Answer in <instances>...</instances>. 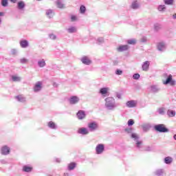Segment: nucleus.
I'll return each mask as SVG.
<instances>
[{"mask_svg":"<svg viewBox=\"0 0 176 176\" xmlns=\"http://www.w3.org/2000/svg\"><path fill=\"white\" fill-rule=\"evenodd\" d=\"M104 107L107 111H115L118 108V104L113 97H107L104 99Z\"/></svg>","mask_w":176,"mask_h":176,"instance_id":"obj_1","label":"nucleus"},{"mask_svg":"<svg viewBox=\"0 0 176 176\" xmlns=\"http://www.w3.org/2000/svg\"><path fill=\"white\" fill-rule=\"evenodd\" d=\"M131 138L135 141L136 148H138V149H141V146H142V141L140 140V135L135 133H132L131 134Z\"/></svg>","mask_w":176,"mask_h":176,"instance_id":"obj_2","label":"nucleus"},{"mask_svg":"<svg viewBox=\"0 0 176 176\" xmlns=\"http://www.w3.org/2000/svg\"><path fill=\"white\" fill-rule=\"evenodd\" d=\"M154 129L155 131H158L159 133H168V131H170V130L166 127V125L163 124L155 125Z\"/></svg>","mask_w":176,"mask_h":176,"instance_id":"obj_3","label":"nucleus"},{"mask_svg":"<svg viewBox=\"0 0 176 176\" xmlns=\"http://www.w3.org/2000/svg\"><path fill=\"white\" fill-rule=\"evenodd\" d=\"M89 131L93 132L98 129V124L96 122H89L88 124Z\"/></svg>","mask_w":176,"mask_h":176,"instance_id":"obj_4","label":"nucleus"},{"mask_svg":"<svg viewBox=\"0 0 176 176\" xmlns=\"http://www.w3.org/2000/svg\"><path fill=\"white\" fill-rule=\"evenodd\" d=\"M79 101H80V99L76 96H72L69 98L70 105H76Z\"/></svg>","mask_w":176,"mask_h":176,"instance_id":"obj_5","label":"nucleus"},{"mask_svg":"<svg viewBox=\"0 0 176 176\" xmlns=\"http://www.w3.org/2000/svg\"><path fill=\"white\" fill-rule=\"evenodd\" d=\"M105 151V146L103 144H99L96 147V155H102Z\"/></svg>","mask_w":176,"mask_h":176,"instance_id":"obj_6","label":"nucleus"},{"mask_svg":"<svg viewBox=\"0 0 176 176\" xmlns=\"http://www.w3.org/2000/svg\"><path fill=\"white\" fill-rule=\"evenodd\" d=\"M164 85H170V86H175V80H173V76L170 74L166 80L163 82Z\"/></svg>","mask_w":176,"mask_h":176,"instance_id":"obj_7","label":"nucleus"},{"mask_svg":"<svg viewBox=\"0 0 176 176\" xmlns=\"http://www.w3.org/2000/svg\"><path fill=\"white\" fill-rule=\"evenodd\" d=\"M167 46L166 43L162 41L157 44V49L159 52H165Z\"/></svg>","mask_w":176,"mask_h":176,"instance_id":"obj_8","label":"nucleus"},{"mask_svg":"<svg viewBox=\"0 0 176 176\" xmlns=\"http://www.w3.org/2000/svg\"><path fill=\"white\" fill-rule=\"evenodd\" d=\"M1 153L3 155V156L9 155L10 153V148L6 145L3 146L1 147Z\"/></svg>","mask_w":176,"mask_h":176,"instance_id":"obj_9","label":"nucleus"},{"mask_svg":"<svg viewBox=\"0 0 176 176\" xmlns=\"http://www.w3.org/2000/svg\"><path fill=\"white\" fill-rule=\"evenodd\" d=\"M80 61L82 63V64H85V65H90V64H91V60L90 58H89V56H82Z\"/></svg>","mask_w":176,"mask_h":176,"instance_id":"obj_10","label":"nucleus"},{"mask_svg":"<svg viewBox=\"0 0 176 176\" xmlns=\"http://www.w3.org/2000/svg\"><path fill=\"white\" fill-rule=\"evenodd\" d=\"M76 116L79 120H83L86 118V112L83 110H80L77 112Z\"/></svg>","mask_w":176,"mask_h":176,"instance_id":"obj_11","label":"nucleus"},{"mask_svg":"<svg viewBox=\"0 0 176 176\" xmlns=\"http://www.w3.org/2000/svg\"><path fill=\"white\" fill-rule=\"evenodd\" d=\"M41 90H42V82L38 81L34 87V93H38V91H41Z\"/></svg>","mask_w":176,"mask_h":176,"instance_id":"obj_12","label":"nucleus"},{"mask_svg":"<svg viewBox=\"0 0 176 176\" xmlns=\"http://www.w3.org/2000/svg\"><path fill=\"white\" fill-rule=\"evenodd\" d=\"M78 134H82V135H87L89 134V129L87 128L82 127L77 131Z\"/></svg>","mask_w":176,"mask_h":176,"instance_id":"obj_13","label":"nucleus"},{"mask_svg":"<svg viewBox=\"0 0 176 176\" xmlns=\"http://www.w3.org/2000/svg\"><path fill=\"white\" fill-rule=\"evenodd\" d=\"M126 107L128 108H135V107H137V101L129 100L126 103Z\"/></svg>","mask_w":176,"mask_h":176,"instance_id":"obj_14","label":"nucleus"},{"mask_svg":"<svg viewBox=\"0 0 176 176\" xmlns=\"http://www.w3.org/2000/svg\"><path fill=\"white\" fill-rule=\"evenodd\" d=\"M160 90V87L159 85H153L150 86V91L151 93H159Z\"/></svg>","mask_w":176,"mask_h":176,"instance_id":"obj_15","label":"nucleus"},{"mask_svg":"<svg viewBox=\"0 0 176 176\" xmlns=\"http://www.w3.org/2000/svg\"><path fill=\"white\" fill-rule=\"evenodd\" d=\"M16 8L19 10H23L25 8V3L23 1H19Z\"/></svg>","mask_w":176,"mask_h":176,"instance_id":"obj_16","label":"nucleus"},{"mask_svg":"<svg viewBox=\"0 0 176 176\" xmlns=\"http://www.w3.org/2000/svg\"><path fill=\"white\" fill-rule=\"evenodd\" d=\"M131 9H133L134 10H137V9H140V3L137 0H135L132 2L131 5Z\"/></svg>","mask_w":176,"mask_h":176,"instance_id":"obj_17","label":"nucleus"},{"mask_svg":"<svg viewBox=\"0 0 176 176\" xmlns=\"http://www.w3.org/2000/svg\"><path fill=\"white\" fill-rule=\"evenodd\" d=\"M20 46L23 49H25L26 47H28L30 46V43H28V41L27 40H22L20 41Z\"/></svg>","mask_w":176,"mask_h":176,"instance_id":"obj_18","label":"nucleus"},{"mask_svg":"<svg viewBox=\"0 0 176 176\" xmlns=\"http://www.w3.org/2000/svg\"><path fill=\"white\" fill-rule=\"evenodd\" d=\"M130 47L128 45H120L118 48L117 50L118 52H126V50H129V48Z\"/></svg>","mask_w":176,"mask_h":176,"instance_id":"obj_19","label":"nucleus"},{"mask_svg":"<svg viewBox=\"0 0 176 176\" xmlns=\"http://www.w3.org/2000/svg\"><path fill=\"white\" fill-rule=\"evenodd\" d=\"M149 65H151V62L146 60L143 63L142 68L143 71H148L149 69Z\"/></svg>","mask_w":176,"mask_h":176,"instance_id":"obj_20","label":"nucleus"},{"mask_svg":"<svg viewBox=\"0 0 176 176\" xmlns=\"http://www.w3.org/2000/svg\"><path fill=\"white\" fill-rule=\"evenodd\" d=\"M37 65L40 68H43L44 67H46V61H45V59L38 60L37 62Z\"/></svg>","mask_w":176,"mask_h":176,"instance_id":"obj_21","label":"nucleus"},{"mask_svg":"<svg viewBox=\"0 0 176 176\" xmlns=\"http://www.w3.org/2000/svg\"><path fill=\"white\" fill-rule=\"evenodd\" d=\"M47 126L49 129H52V130H56L57 124L54 123L53 121H50L47 123Z\"/></svg>","mask_w":176,"mask_h":176,"instance_id":"obj_22","label":"nucleus"},{"mask_svg":"<svg viewBox=\"0 0 176 176\" xmlns=\"http://www.w3.org/2000/svg\"><path fill=\"white\" fill-rule=\"evenodd\" d=\"M46 16L48 19H53V16H54V11H53V10H47Z\"/></svg>","mask_w":176,"mask_h":176,"instance_id":"obj_23","label":"nucleus"},{"mask_svg":"<svg viewBox=\"0 0 176 176\" xmlns=\"http://www.w3.org/2000/svg\"><path fill=\"white\" fill-rule=\"evenodd\" d=\"M108 90H109L108 87H103L100 89L99 93L102 94V96H105V94H108Z\"/></svg>","mask_w":176,"mask_h":176,"instance_id":"obj_24","label":"nucleus"},{"mask_svg":"<svg viewBox=\"0 0 176 176\" xmlns=\"http://www.w3.org/2000/svg\"><path fill=\"white\" fill-rule=\"evenodd\" d=\"M76 167V163L75 162H71L70 164H68L67 166V170L69 171H72Z\"/></svg>","mask_w":176,"mask_h":176,"instance_id":"obj_25","label":"nucleus"},{"mask_svg":"<svg viewBox=\"0 0 176 176\" xmlns=\"http://www.w3.org/2000/svg\"><path fill=\"white\" fill-rule=\"evenodd\" d=\"M155 175L163 176L164 174V169H157L155 173Z\"/></svg>","mask_w":176,"mask_h":176,"instance_id":"obj_26","label":"nucleus"},{"mask_svg":"<svg viewBox=\"0 0 176 176\" xmlns=\"http://www.w3.org/2000/svg\"><path fill=\"white\" fill-rule=\"evenodd\" d=\"M77 29L75 26H71L70 28H69L67 29V32L69 34H75V32H76Z\"/></svg>","mask_w":176,"mask_h":176,"instance_id":"obj_27","label":"nucleus"},{"mask_svg":"<svg viewBox=\"0 0 176 176\" xmlns=\"http://www.w3.org/2000/svg\"><path fill=\"white\" fill-rule=\"evenodd\" d=\"M56 6L59 9H63V8H64V3H63V0H57L56 1Z\"/></svg>","mask_w":176,"mask_h":176,"instance_id":"obj_28","label":"nucleus"},{"mask_svg":"<svg viewBox=\"0 0 176 176\" xmlns=\"http://www.w3.org/2000/svg\"><path fill=\"white\" fill-rule=\"evenodd\" d=\"M23 171H24V173H31V171H32V167L25 165L23 167Z\"/></svg>","mask_w":176,"mask_h":176,"instance_id":"obj_29","label":"nucleus"},{"mask_svg":"<svg viewBox=\"0 0 176 176\" xmlns=\"http://www.w3.org/2000/svg\"><path fill=\"white\" fill-rule=\"evenodd\" d=\"M167 115L169 118H174L175 116V111L168 109L167 111Z\"/></svg>","mask_w":176,"mask_h":176,"instance_id":"obj_30","label":"nucleus"},{"mask_svg":"<svg viewBox=\"0 0 176 176\" xmlns=\"http://www.w3.org/2000/svg\"><path fill=\"white\" fill-rule=\"evenodd\" d=\"M164 163L166 164H171V163H173V158L170 157H166L164 158Z\"/></svg>","mask_w":176,"mask_h":176,"instance_id":"obj_31","label":"nucleus"},{"mask_svg":"<svg viewBox=\"0 0 176 176\" xmlns=\"http://www.w3.org/2000/svg\"><path fill=\"white\" fill-rule=\"evenodd\" d=\"M126 43H128V45H134L137 43V40L135 38L129 39V40H127Z\"/></svg>","mask_w":176,"mask_h":176,"instance_id":"obj_32","label":"nucleus"},{"mask_svg":"<svg viewBox=\"0 0 176 176\" xmlns=\"http://www.w3.org/2000/svg\"><path fill=\"white\" fill-rule=\"evenodd\" d=\"M16 99L17 101H19V102H25V98L23 97L22 96H17Z\"/></svg>","mask_w":176,"mask_h":176,"instance_id":"obj_33","label":"nucleus"},{"mask_svg":"<svg viewBox=\"0 0 176 176\" xmlns=\"http://www.w3.org/2000/svg\"><path fill=\"white\" fill-rule=\"evenodd\" d=\"M80 13H81V14H85V13H86V6L83 5L80 6Z\"/></svg>","mask_w":176,"mask_h":176,"instance_id":"obj_34","label":"nucleus"},{"mask_svg":"<svg viewBox=\"0 0 176 176\" xmlns=\"http://www.w3.org/2000/svg\"><path fill=\"white\" fill-rule=\"evenodd\" d=\"M157 9H158L159 12H164V10H166V6L160 5V6H158Z\"/></svg>","mask_w":176,"mask_h":176,"instance_id":"obj_35","label":"nucleus"},{"mask_svg":"<svg viewBox=\"0 0 176 176\" xmlns=\"http://www.w3.org/2000/svg\"><path fill=\"white\" fill-rule=\"evenodd\" d=\"M161 29H162V25H160L159 23H155L154 25V30H155V31H159Z\"/></svg>","mask_w":176,"mask_h":176,"instance_id":"obj_36","label":"nucleus"},{"mask_svg":"<svg viewBox=\"0 0 176 176\" xmlns=\"http://www.w3.org/2000/svg\"><path fill=\"white\" fill-rule=\"evenodd\" d=\"M12 79L13 82H20V80H21V78L16 76H12Z\"/></svg>","mask_w":176,"mask_h":176,"instance_id":"obj_37","label":"nucleus"},{"mask_svg":"<svg viewBox=\"0 0 176 176\" xmlns=\"http://www.w3.org/2000/svg\"><path fill=\"white\" fill-rule=\"evenodd\" d=\"M165 5H173L174 0H164Z\"/></svg>","mask_w":176,"mask_h":176,"instance_id":"obj_38","label":"nucleus"},{"mask_svg":"<svg viewBox=\"0 0 176 176\" xmlns=\"http://www.w3.org/2000/svg\"><path fill=\"white\" fill-rule=\"evenodd\" d=\"M8 5V0H1V6H3V8H6Z\"/></svg>","mask_w":176,"mask_h":176,"instance_id":"obj_39","label":"nucleus"},{"mask_svg":"<svg viewBox=\"0 0 176 176\" xmlns=\"http://www.w3.org/2000/svg\"><path fill=\"white\" fill-rule=\"evenodd\" d=\"M140 74H138V73L134 74L133 75V79H134L135 80H138V79H140Z\"/></svg>","mask_w":176,"mask_h":176,"instance_id":"obj_40","label":"nucleus"},{"mask_svg":"<svg viewBox=\"0 0 176 176\" xmlns=\"http://www.w3.org/2000/svg\"><path fill=\"white\" fill-rule=\"evenodd\" d=\"M49 38H50L52 41H56V39H57V36H56L54 34H49Z\"/></svg>","mask_w":176,"mask_h":176,"instance_id":"obj_41","label":"nucleus"},{"mask_svg":"<svg viewBox=\"0 0 176 176\" xmlns=\"http://www.w3.org/2000/svg\"><path fill=\"white\" fill-rule=\"evenodd\" d=\"M20 63H21V64H27L28 63V59H27L25 58H23L20 59Z\"/></svg>","mask_w":176,"mask_h":176,"instance_id":"obj_42","label":"nucleus"},{"mask_svg":"<svg viewBox=\"0 0 176 176\" xmlns=\"http://www.w3.org/2000/svg\"><path fill=\"white\" fill-rule=\"evenodd\" d=\"M164 107H162L158 109V113H160V115H164Z\"/></svg>","mask_w":176,"mask_h":176,"instance_id":"obj_43","label":"nucleus"},{"mask_svg":"<svg viewBox=\"0 0 176 176\" xmlns=\"http://www.w3.org/2000/svg\"><path fill=\"white\" fill-rule=\"evenodd\" d=\"M126 133H128V134H133V128H126L125 129Z\"/></svg>","mask_w":176,"mask_h":176,"instance_id":"obj_44","label":"nucleus"},{"mask_svg":"<svg viewBox=\"0 0 176 176\" xmlns=\"http://www.w3.org/2000/svg\"><path fill=\"white\" fill-rule=\"evenodd\" d=\"M97 43L100 44L101 43H104V38L102 37H99L98 39H97Z\"/></svg>","mask_w":176,"mask_h":176,"instance_id":"obj_45","label":"nucleus"},{"mask_svg":"<svg viewBox=\"0 0 176 176\" xmlns=\"http://www.w3.org/2000/svg\"><path fill=\"white\" fill-rule=\"evenodd\" d=\"M123 74V71L119 69H117L116 70V75H122Z\"/></svg>","mask_w":176,"mask_h":176,"instance_id":"obj_46","label":"nucleus"},{"mask_svg":"<svg viewBox=\"0 0 176 176\" xmlns=\"http://www.w3.org/2000/svg\"><path fill=\"white\" fill-rule=\"evenodd\" d=\"M133 124H134V120L133 119H130L128 121V126H133Z\"/></svg>","mask_w":176,"mask_h":176,"instance_id":"obj_47","label":"nucleus"},{"mask_svg":"<svg viewBox=\"0 0 176 176\" xmlns=\"http://www.w3.org/2000/svg\"><path fill=\"white\" fill-rule=\"evenodd\" d=\"M16 54H17V50L16 49L11 50V54H12V56H16Z\"/></svg>","mask_w":176,"mask_h":176,"instance_id":"obj_48","label":"nucleus"},{"mask_svg":"<svg viewBox=\"0 0 176 176\" xmlns=\"http://www.w3.org/2000/svg\"><path fill=\"white\" fill-rule=\"evenodd\" d=\"M149 127H151V126L149 124H145V125L142 126L143 130H148V129H149Z\"/></svg>","mask_w":176,"mask_h":176,"instance_id":"obj_49","label":"nucleus"},{"mask_svg":"<svg viewBox=\"0 0 176 176\" xmlns=\"http://www.w3.org/2000/svg\"><path fill=\"white\" fill-rule=\"evenodd\" d=\"M0 162L1 164H8V161L6 160H1Z\"/></svg>","mask_w":176,"mask_h":176,"instance_id":"obj_50","label":"nucleus"},{"mask_svg":"<svg viewBox=\"0 0 176 176\" xmlns=\"http://www.w3.org/2000/svg\"><path fill=\"white\" fill-rule=\"evenodd\" d=\"M72 21H76V16L75 15H73L71 16Z\"/></svg>","mask_w":176,"mask_h":176,"instance_id":"obj_51","label":"nucleus"},{"mask_svg":"<svg viewBox=\"0 0 176 176\" xmlns=\"http://www.w3.org/2000/svg\"><path fill=\"white\" fill-rule=\"evenodd\" d=\"M141 42H142V43L146 42V37H142L141 39Z\"/></svg>","mask_w":176,"mask_h":176,"instance_id":"obj_52","label":"nucleus"},{"mask_svg":"<svg viewBox=\"0 0 176 176\" xmlns=\"http://www.w3.org/2000/svg\"><path fill=\"white\" fill-rule=\"evenodd\" d=\"M146 151H147L148 152H151V151H152V148L150 146H148Z\"/></svg>","mask_w":176,"mask_h":176,"instance_id":"obj_53","label":"nucleus"},{"mask_svg":"<svg viewBox=\"0 0 176 176\" xmlns=\"http://www.w3.org/2000/svg\"><path fill=\"white\" fill-rule=\"evenodd\" d=\"M116 97H118L119 99L122 98V95L120 94H117Z\"/></svg>","mask_w":176,"mask_h":176,"instance_id":"obj_54","label":"nucleus"},{"mask_svg":"<svg viewBox=\"0 0 176 176\" xmlns=\"http://www.w3.org/2000/svg\"><path fill=\"white\" fill-rule=\"evenodd\" d=\"M56 163H60V162H61V160H60V158H56Z\"/></svg>","mask_w":176,"mask_h":176,"instance_id":"obj_55","label":"nucleus"},{"mask_svg":"<svg viewBox=\"0 0 176 176\" xmlns=\"http://www.w3.org/2000/svg\"><path fill=\"white\" fill-rule=\"evenodd\" d=\"M53 86H54V87H57L58 86V85L56 82H54Z\"/></svg>","mask_w":176,"mask_h":176,"instance_id":"obj_56","label":"nucleus"},{"mask_svg":"<svg viewBox=\"0 0 176 176\" xmlns=\"http://www.w3.org/2000/svg\"><path fill=\"white\" fill-rule=\"evenodd\" d=\"M63 176H69V173H65L63 174Z\"/></svg>","mask_w":176,"mask_h":176,"instance_id":"obj_57","label":"nucleus"},{"mask_svg":"<svg viewBox=\"0 0 176 176\" xmlns=\"http://www.w3.org/2000/svg\"><path fill=\"white\" fill-rule=\"evenodd\" d=\"M173 19H176V14L173 15Z\"/></svg>","mask_w":176,"mask_h":176,"instance_id":"obj_58","label":"nucleus"},{"mask_svg":"<svg viewBox=\"0 0 176 176\" xmlns=\"http://www.w3.org/2000/svg\"><path fill=\"white\" fill-rule=\"evenodd\" d=\"M3 16V12H0V16Z\"/></svg>","mask_w":176,"mask_h":176,"instance_id":"obj_59","label":"nucleus"},{"mask_svg":"<svg viewBox=\"0 0 176 176\" xmlns=\"http://www.w3.org/2000/svg\"><path fill=\"white\" fill-rule=\"evenodd\" d=\"M16 0H10L11 2H14V3L16 2Z\"/></svg>","mask_w":176,"mask_h":176,"instance_id":"obj_60","label":"nucleus"},{"mask_svg":"<svg viewBox=\"0 0 176 176\" xmlns=\"http://www.w3.org/2000/svg\"><path fill=\"white\" fill-rule=\"evenodd\" d=\"M2 23V19L0 18V24Z\"/></svg>","mask_w":176,"mask_h":176,"instance_id":"obj_61","label":"nucleus"},{"mask_svg":"<svg viewBox=\"0 0 176 176\" xmlns=\"http://www.w3.org/2000/svg\"><path fill=\"white\" fill-rule=\"evenodd\" d=\"M37 1H41V0H37Z\"/></svg>","mask_w":176,"mask_h":176,"instance_id":"obj_62","label":"nucleus"}]
</instances>
